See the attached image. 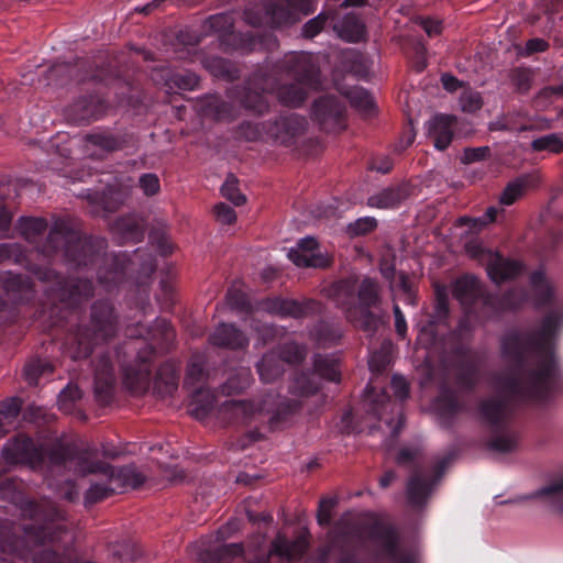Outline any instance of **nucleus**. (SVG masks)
Returning a JSON list of instances; mask_svg holds the SVG:
<instances>
[{
	"label": "nucleus",
	"instance_id": "1",
	"mask_svg": "<svg viewBox=\"0 0 563 563\" xmlns=\"http://www.w3.org/2000/svg\"><path fill=\"white\" fill-rule=\"evenodd\" d=\"M107 241L82 234L79 223L69 218H57L42 246L26 250L16 242L0 243V264H14L25 268L38 280L47 283L45 289L52 307L47 311L51 329L64 333L63 352H93L112 340L119 330V318L112 302L96 300L87 321L69 324L68 317L95 295L89 278H66L49 266L55 257H62L73 268L97 267V278L108 291L124 284L134 288L135 303L145 313L150 306V286L157 263L155 256L136 250L128 253L104 254Z\"/></svg>",
	"mask_w": 563,
	"mask_h": 563
},
{
	"label": "nucleus",
	"instance_id": "2",
	"mask_svg": "<svg viewBox=\"0 0 563 563\" xmlns=\"http://www.w3.org/2000/svg\"><path fill=\"white\" fill-rule=\"evenodd\" d=\"M292 77L294 82L280 84L274 69L256 68L243 85L233 87L230 97L246 111L263 115L269 110L267 93H276L277 100L288 108H300L312 91L322 89L320 67L308 53H291L276 66Z\"/></svg>",
	"mask_w": 563,
	"mask_h": 563
},
{
	"label": "nucleus",
	"instance_id": "3",
	"mask_svg": "<svg viewBox=\"0 0 563 563\" xmlns=\"http://www.w3.org/2000/svg\"><path fill=\"white\" fill-rule=\"evenodd\" d=\"M453 296L461 303L465 317L475 322L498 318L504 312L521 309L529 299L525 288H510L503 294L487 291L474 275H463L453 285Z\"/></svg>",
	"mask_w": 563,
	"mask_h": 563
},
{
	"label": "nucleus",
	"instance_id": "4",
	"mask_svg": "<svg viewBox=\"0 0 563 563\" xmlns=\"http://www.w3.org/2000/svg\"><path fill=\"white\" fill-rule=\"evenodd\" d=\"M514 368L504 375L499 386L504 394L540 400L551 390L555 375V364L550 354H530L531 360H523V354H515Z\"/></svg>",
	"mask_w": 563,
	"mask_h": 563
},
{
	"label": "nucleus",
	"instance_id": "5",
	"mask_svg": "<svg viewBox=\"0 0 563 563\" xmlns=\"http://www.w3.org/2000/svg\"><path fill=\"white\" fill-rule=\"evenodd\" d=\"M63 531L59 527H35L24 525L1 526L0 550L2 552H15L20 556L33 553L34 563H71L67 555H59L52 545L62 539Z\"/></svg>",
	"mask_w": 563,
	"mask_h": 563
},
{
	"label": "nucleus",
	"instance_id": "6",
	"mask_svg": "<svg viewBox=\"0 0 563 563\" xmlns=\"http://www.w3.org/2000/svg\"><path fill=\"white\" fill-rule=\"evenodd\" d=\"M562 327L563 310L553 308L538 328L521 324L509 329L501 339L500 352H554Z\"/></svg>",
	"mask_w": 563,
	"mask_h": 563
},
{
	"label": "nucleus",
	"instance_id": "7",
	"mask_svg": "<svg viewBox=\"0 0 563 563\" xmlns=\"http://www.w3.org/2000/svg\"><path fill=\"white\" fill-rule=\"evenodd\" d=\"M52 460L74 468L81 475L101 473L114 484L118 490L128 487L136 488L145 482V476L135 466L114 468L104 462L96 461L90 450L77 451L70 446H60L53 453Z\"/></svg>",
	"mask_w": 563,
	"mask_h": 563
},
{
	"label": "nucleus",
	"instance_id": "8",
	"mask_svg": "<svg viewBox=\"0 0 563 563\" xmlns=\"http://www.w3.org/2000/svg\"><path fill=\"white\" fill-rule=\"evenodd\" d=\"M233 12H222L210 15L203 23L206 33L219 35L220 45L225 53L239 52L249 54L263 46L264 36L260 32H235Z\"/></svg>",
	"mask_w": 563,
	"mask_h": 563
},
{
	"label": "nucleus",
	"instance_id": "9",
	"mask_svg": "<svg viewBox=\"0 0 563 563\" xmlns=\"http://www.w3.org/2000/svg\"><path fill=\"white\" fill-rule=\"evenodd\" d=\"M450 314L449 296L438 289L435 292L434 311L427 325H424L417 335V343L427 352H448V350L439 346L440 333L439 328L445 327ZM449 352H467L462 345L453 346Z\"/></svg>",
	"mask_w": 563,
	"mask_h": 563
},
{
	"label": "nucleus",
	"instance_id": "10",
	"mask_svg": "<svg viewBox=\"0 0 563 563\" xmlns=\"http://www.w3.org/2000/svg\"><path fill=\"white\" fill-rule=\"evenodd\" d=\"M379 302V286L375 279L365 277L360 285L356 284V309H353L356 314V328L369 333L378 329L380 320L371 309L377 307Z\"/></svg>",
	"mask_w": 563,
	"mask_h": 563
},
{
	"label": "nucleus",
	"instance_id": "11",
	"mask_svg": "<svg viewBox=\"0 0 563 563\" xmlns=\"http://www.w3.org/2000/svg\"><path fill=\"white\" fill-rule=\"evenodd\" d=\"M126 336L142 339L147 344L145 352H168L174 344L176 332L170 322L164 318H156L150 325L137 322L126 329ZM137 352H142L139 350Z\"/></svg>",
	"mask_w": 563,
	"mask_h": 563
},
{
	"label": "nucleus",
	"instance_id": "12",
	"mask_svg": "<svg viewBox=\"0 0 563 563\" xmlns=\"http://www.w3.org/2000/svg\"><path fill=\"white\" fill-rule=\"evenodd\" d=\"M312 117L327 133L342 132L346 128V106L333 95L321 96L312 104Z\"/></svg>",
	"mask_w": 563,
	"mask_h": 563
},
{
	"label": "nucleus",
	"instance_id": "13",
	"mask_svg": "<svg viewBox=\"0 0 563 563\" xmlns=\"http://www.w3.org/2000/svg\"><path fill=\"white\" fill-rule=\"evenodd\" d=\"M151 367L150 354H124L121 361L123 386L132 394H144L152 382Z\"/></svg>",
	"mask_w": 563,
	"mask_h": 563
},
{
	"label": "nucleus",
	"instance_id": "14",
	"mask_svg": "<svg viewBox=\"0 0 563 563\" xmlns=\"http://www.w3.org/2000/svg\"><path fill=\"white\" fill-rule=\"evenodd\" d=\"M308 122L297 113L279 114L273 120L262 122L265 135L285 146H291L305 133Z\"/></svg>",
	"mask_w": 563,
	"mask_h": 563
},
{
	"label": "nucleus",
	"instance_id": "15",
	"mask_svg": "<svg viewBox=\"0 0 563 563\" xmlns=\"http://www.w3.org/2000/svg\"><path fill=\"white\" fill-rule=\"evenodd\" d=\"M0 288L4 292L0 297L14 307L13 316L9 319H0V323H11L19 316V303L33 299L35 295L33 283L29 276L8 271L0 273Z\"/></svg>",
	"mask_w": 563,
	"mask_h": 563
},
{
	"label": "nucleus",
	"instance_id": "16",
	"mask_svg": "<svg viewBox=\"0 0 563 563\" xmlns=\"http://www.w3.org/2000/svg\"><path fill=\"white\" fill-rule=\"evenodd\" d=\"M263 310L271 314L282 318L291 317L301 319L309 316L319 314L322 311V305L316 299L296 300L283 297H271L262 301Z\"/></svg>",
	"mask_w": 563,
	"mask_h": 563
},
{
	"label": "nucleus",
	"instance_id": "17",
	"mask_svg": "<svg viewBox=\"0 0 563 563\" xmlns=\"http://www.w3.org/2000/svg\"><path fill=\"white\" fill-rule=\"evenodd\" d=\"M218 374L214 363L206 354H192L186 365L184 387L195 394V402H199L200 393Z\"/></svg>",
	"mask_w": 563,
	"mask_h": 563
},
{
	"label": "nucleus",
	"instance_id": "18",
	"mask_svg": "<svg viewBox=\"0 0 563 563\" xmlns=\"http://www.w3.org/2000/svg\"><path fill=\"white\" fill-rule=\"evenodd\" d=\"M47 79L58 86H64L68 81L84 82L86 80H103L100 71L93 69L87 59L79 58L74 64L58 63L53 65L47 71Z\"/></svg>",
	"mask_w": 563,
	"mask_h": 563
},
{
	"label": "nucleus",
	"instance_id": "19",
	"mask_svg": "<svg viewBox=\"0 0 563 563\" xmlns=\"http://www.w3.org/2000/svg\"><path fill=\"white\" fill-rule=\"evenodd\" d=\"M2 457L9 465L26 464L34 468L43 461V449L20 434L3 446Z\"/></svg>",
	"mask_w": 563,
	"mask_h": 563
},
{
	"label": "nucleus",
	"instance_id": "20",
	"mask_svg": "<svg viewBox=\"0 0 563 563\" xmlns=\"http://www.w3.org/2000/svg\"><path fill=\"white\" fill-rule=\"evenodd\" d=\"M107 110L104 100L98 93L80 96L65 109L67 120L74 124H88L98 120Z\"/></svg>",
	"mask_w": 563,
	"mask_h": 563
},
{
	"label": "nucleus",
	"instance_id": "21",
	"mask_svg": "<svg viewBox=\"0 0 563 563\" xmlns=\"http://www.w3.org/2000/svg\"><path fill=\"white\" fill-rule=\"evenodd\" d=\"M151 79L155 85L165 87L167 92L175 88L191 91L199 86V77L196 73L185 69L178 70L168 66L153 68Z\"/></svg>",
	"mask_w": 563,
	"mask_h": 563
},
{
	"label": "nucleus",
	"instance_id": "22",
	"mask_svg": "<svg viewBox=\"0 0 563 563\" xmlns=\"http://www.w3.org/2000/svg\"><path fill=\"white\" fill-rule=\"evenodd\" d=\"M288 258L298 267L325 268L331 264V260L320 251L313 236L300 239L297 246L289 250Z\"/></svg>",
	"mask_w": 563,
	"mask_h": 563
},
{
	"label": "nucleus",
	"instance_id": "23",
	"mask_svg": "<svg viewBox=\"0 0 563 563\" xmlns=\"http://www.w3.org/2000/svg\"><path fill=\"white\" fill-rule=\"evenodd\" d=\"M328 296L343 310L345 318L355 327L356 314V278H343L328 288Z\"/></svg>",
	"mask_w": 563,
	"mask_h": 563
},
{
	"label": "nucleus",
	"instance_id": "24",
	"mask_svg": "<svg viewBox=\"0 0 563 563\" xmlns=\"http://www.w3.org/2000/svg\"><path fill=\"white\" fill-rule=\"evenodd\" d=\"M135 56H142L144 60H152V53L145 49H130L128 52H120L113 55L108 63L107 71L112 79L124 81L126 85H131L134 75Z\"/></svg>",
	"mask_w": 563,
	"mask_h": 563
},
{
	"label": "nucleus",
	"instance_id": "25",
	"mask_svg": "<svg viewBox=\"0 0 563 563\" xmlns=\"http://www.w3.org/2000/svg\"><path fill=\"white\" fill-rule=\"evenodd\" d=\"M438 354H427L423 363L419 366L421 375L424 376L426 380L434 379L442 371L446 372L448 376H453L461 382V384L468 385L472 383L475 376L476 369L473 364L467 361H459V364L451 368L433 367Z\"/></svg>",
	"mask_w": 563,
	"mask_h": 563
},
{
	"label": "nucleus",
	"instance_id": "26",
	"mask_svg": "<svg viewBox=\"0 0 563 563\" xmlns=\"http://www.w3.org/2000/svg\"><path fill=\"white\" fill-rule=\"evenodd\" d=\"M308 547V540L305 533L288 540L285 536L278 534L272 543L268 553V563L275 559L286 560L288 562L299 560Z\"/></svg>",
	"mask_w": 563,
	"mask_h": 563
},
{
	"label": "nucleus",
	"instance_id": "27",
	"mask_svg": "<svg viewBox=\"0 0 563 563\" xmlns=\"http://www.w3.org/2000/svg\"><path fill=\"white\" fill-rule=\"evenodd\" d=\"M455 118L449 114H435L427 123V135L439 151L446 150L453 140Z\"/></svg>",
	"mask_w": 563,
	"mask_h": 563
},
{
	"label": "nucleus",
	"instance_id": "28",
	"mask_svg": "<svg viewBox=\"0 0 563 563\" xmlns=\"http://www.w3.org/2000/svg\"><path fill=\"white\" fill-rule=\"evenodd\" d=\"M523 267L520 261L506 258L500 253H495L486 269L492 282L501 285L507 280L517 278L522 273Z\"/></svg>",
	"mask_w": 563,
	"mask_h": 563
},
{
	"label": "nucleus",
	"instance_id": "29",
	"mask_svg": "<svg viewBox=\"0 0 563 563\" xmlns=\"http://www.w3.org/2000/svg\"><path fill=\"white\" fill-rule=\"evenodd\" d=\"M209 342L216 347L241 350L249 344L245 333L231 323H221L209 335Z\"/></svg>",
	"mask_w": 563,
	"mask_h": 563
},
{
	"label": "nucleus",
	"instance_id": "30",
	"mask_svg": "<svg viewBox=\"0 0 563 563\" xmlns=\"http://www.w3.org/2000/svg\"><path fill=\"white\" fill-rule=\"evenodd\" d=\"M202 115L216 121H233L238 114V109L229 101L217 95L203 97L199 103Z\"/></svg>",
	"mask_w": 563,
	"mask_h": 563
},
{
	"label": "nucleus",
	"instance_id": "31",
	"mask_svg": "<svg viewBox=\"0 0 563 563\" xmlns=\"http://www.w3.org/2000/svg\"><path fill=\"white\" fill-rule=\"evenodd\" d=\"M114 375L113 366L107 354H100L95 369V394L100 401H107L111 396Z\"/></svg>",
	"mask_w": 563,
	"mask_h": 563
},
{
	"label": "nucleus",
	"instance_id": "32",
	"mask_svg": "<svg viewBox=\"0 0 563 563\" xmlns=\"http://www.w3.org/2000/svg\"><path fill=\"white\" fill-rule=\"evenodd\" d=\"M178 371L173 362L168 361L157 367L153 388L158 396H172L178 389Z\"/></svg>",
	"mask_w": 563,
	"mask_h": 563
},
{
	"label": "nucleus",
	"instance_id": "33",
	"mask_svg": "<svg viewBox=\"0 0 563 563\" xmlns=\"http://www.w3.org/2000/svg\"><path fill=\"white\" fill-rule=\"evenodd\" d=\"M48 228V223L44 218L36 217H21L19 218L15 229L19 231L20 235L31 244H35L33 250H36L37 246H42L43 243H40L43 234L46 232Z\"/></svg>",
	"mask_w": 563,
	"mask_h": 563
},
{
	"label": "nucleus",
	"instance_id": "34",
	"mask_svg": "<svg viewBox=\"0 0 563 563\" xmlns=\"http://www.w3.org/2000/svg\"><path fill=\"white\" fill-rule=\"evenodd\" d=\"M534 305L538 309L548 308L553 303V289L547 280L545 273L537 269L530 275Z\"/></svg>",
	"mask_w": 563,
	"mask_h": 563
},
{
	"label": "nucleus",
	"instance_id": "35",
	"mask_svg": "<svg viewBox=\"0 0 563 563\" xmlns=\"http://www.w3.org/2000/svg\"><path fill=\"white\" fill-rule=\"evenodd\" d=\"M342 328L339 323L319 321L311 330V336L319 347L329 349L336 345L342 338Z\"/></svg>",
	"mask_w": 563,
	"mask_h": 563
},
{
	"label": "nucleus",
	"instance_id": "36",
	"mask_svg": "<svg viewBox=\"0 0 563 563\" xmlns=\"http://www.w3.org/2000/svg\"><path fill=\"white\" fill-rule=\"evenodd\" d=\"M533 496L544 499L554 511L563 516V475L551 479L538 489Z\"/></svg>",
	"mask_w": 563,
	"mask_h": 563
},
{
	"label": "nucleus",
	"instance_id": "37",
	"mask_svg": "<svg viewBox=\"0 0 563 563\" xmlns=\"http://www.w3.org/2000/svg\"><path fill=\"white\" fill-rule=\"evenodd\" d=\"M408 196V190L405 186L387 187L377 195L368 198V206L375 208H396Z\"/></svg>",
	"mask_w": 563,
	"mask_h": 563
},
{
	"label": "nucleus",
	"instance_id": "38",
	"mask_svg": "<svg viewBox=\"0 0 563 563\" xmlns=\"http://www.w3.org/2000/svg\"><path fill=\"white\" fill-rule=\"evenodd\" d=\"M0 496L18 505L23 516L33 517L38 515V507L16 490L15 483L12 479L0 483Z\"/></svg>",
	"mask_w": 563,
	"mask_h": 563
},
{
	"label": "nucleus",
	"instance_id": "39",
	"mask_svg": "<svg viewBox=\"0 0 563 563\" xmlns=\"http://www.w3.org/2000/svg\"><path fill=\"white\" fill-rule=\"evenodd\" d=\"M481 412L487 423L498 426L509 413L508 402L501 397L489 398L482 402Z\"/></svg>",
	"mask_w": 563,
	"mask_h": 563
},
{
	"label": "nucleus",
	"instance_id": "40",
	"mask_svg": "<svg viewBox=\"0 0 563 563\" xmlns=\"http://www.w3.org/2000/svg\"><path fill=\"white\" fill-rule=\"evenodd\" d=\"M86 198L91 205L100 207L104 213L115 212L123 203L119 191L107 189L103 191L87 190Z\"/></svg>",
	"mask_w": 563,
	"mask_h": 563
},
{
	"label": "nucleus",
	"instance_id": "41",
	"mask_svg": "<svg viewBox=\"0 0 563 563\" xmlns=\"http://www.w3.org/2000/svg\"><path fill=\"white\" fill-rule=\"evenodd\" d=\"M22 407L21 399L14 397L0 402V438L13 430Z\"/></svg>",
	"mask_w": 563,
	"mask_h": 563
},
{
	"label": "nucleus",
	"instance_id": "42",
	"mask_svg": "<svg viewBox=\"0 0 563 563\" xmlns=\"http://www.w3.org/2000/svg\"><path fill=\"white\" fill-rule=\"evenodd\" d=\"M114 230L126 242L137 243L144 238V227L132 216H123L115 220Z\"/></svg>",
	"mask_w": 563,
	"mask_h": 563
},
{
	"label": "nucleus",
	"instance_id": "43",
	"mask_svg": "<svg viewBox=\"0 0 563 563\" xmlns=\"http://www.w3.org/2000/svg\"><path fill=\"white\" fill-rule=\"evenodd\" d=\"M86 139L88 143L108 153L122 150L126 144L124 136L110 132L91 133Z\"/></svg>",
	"mask_w": 563,
	"mask_h": 563
},
{
	"label": "nucleus",
	"instance_id": "44",
	"mask_svg": "<svg viewBox=\"0 0 563 563\" xmlns=\"http://www.w3.org/2000/svg\"><path fill=\"white\" fill-rule=\"evenodd\" d=\"M340 36L351 43L361 42L366 34L364 23L354 14H346L341 22Z\"/></svg>",
	"mask_w": 563,
	"mask_h": 563
},
{
	"label": "nucleus",
	"instance_id": "45",
	"mask_svg": "<svg viewBox=\"0 0 563 563\" xmlns=\"http://www.w3.org/2000/svg\"><path fill=\"white\" fill-rule=\"evenodd\" d=\"M257 369L263 382H274L283 373L282 360L277 354H264L257 364Z\"/></svg>",
	"mask_w": 563,
	"mask_h": 563
},
{
	"label": "nucleus",
	"instance_id": "46",
	"mask_svg": "<svg viewBox=\"0 0 563 563\" xmlns=\"http://www.w3.org/2000/svg\"><path fill=\"white\" fill-rule=\"evenodd\" d=\"M346 97L353 108L362 112L364 115H372L375 111V106L372 96L367 90L361 87L350 89Z\"/></svg>",
	"mask_w": 563,
	"mask_h": 563
},
{
	"label": "nucleus",
	"instance_id": "47",
	"mask_svg": "<svg viewBox=\"0 0 563 563\" xmlns=\"http://www.w3.org/2000/svg\"><path fill=\"white\" fill-rule=\"evenodd\" d=\"M265 13L271 18L272 22L278 25L288 24L296 20L297 15L282 0H274L265 7Z\"/></svg>",
	"mask_w": 563,
	"mask_h": 563
},
{
	"label": "nucleus",
	"instance_id": "48",
	"mask_svg": "<svg viewBox=\"0 0 563 563\" xmlns=\"http://www.w3.org/2000/svg\"><path fill=\"white\" fill-rule=\"evenodd\" d=\"M530 147L533 152H548L550 154L563 153V137L558 133H550L534 139Z\"/></svg>",
	"mask_w": 563,
	"mask_h": 563
},
{
	"label": "nucleus",
	"instance_id": "49",
	"mask_svg": "<svg viewBox=\"0 0 563 563\" xmlns=\"http://www.w3.org/2000/svg\"><path fill=\"white\" fill-rule=\"evenodd\" d=\"M518 435L509 430L496 433L488 442V448L499 453H508L516 450Z\"/></svg>",
	"mask_w": 563,
	"mask_h": 563
},
{
	"label": "nucleus",
	"instance_id": "50",
	"mask_svg": "<svg viewBox=\"0 0 563 563\" xmlns=\"http://www.w3.org/2000/svg\"><path fill=\"white\" fill-rule=\"evenodd\" d=\"M251 384V372L249 368H240L231 375L222 386V394L231 395L243 391Z\"/></svg>",
	"mask_w": 563,
	"mask_h": 563
},
{
	"label": "nucleus",
	"instance_id": "51",
	"mask_svg": "<svg viewBox=\"0 0 563 563\" xmlns=\"http://www.w3.org/2000/svg\"><path fill=\"white\" fill-rule=\"evenodd\" d=\"M429 483L420 477L418 473H415L407 486V493L409 501L413 505H421L429 493Z\"/></svg>",
	"mask_w": 563,
	"mask_h": 563
},
{
	"label": "nucleus",
	"instance_id": "52",
	"mask_svg": "<svg viewBox=\"0 0 563 563\" xmlns=\"http://www.w3.org/2000/svg\"><path fill=\"white\" fill-rule=\"evenodd\" d=\"M245 405L242 400H228L219 408L220 417L228 422L244 423Z\"/></svg>",
	"mask_w": 563,
	"mask_h": 563
},
{
	"label": "nucleus",
	"instance_id": "53",
	"mask_svg": "<svg viewBox=\"0 0 563 563\" xmlns=\"http://www.w3.org/2000/svg\"><path fill=\"white\" fill-rule=\"evenodd\" d=\"M314 369L323 378L330 382L340 380V371L334 360H329L327 354H317L314 360Z\"/></svg>",
	"mask_w": 563,
	"mask_h": 563
},
{
	"label": "nucleus",
	"instance_id": "54",
	"mask_svg": "<svg viewBox=\"0 0 563 563\" xmlns=\"http://www.w3.org/2000/svg\"><path fill=\"white\" fill-rule=\"evenodd\" d=\"M511 85L519 93H527L533 81V70L528 67H516L509 75Z\"/></svg>",
	"mask_w": 563,
	"mask_h": 563
},
{
	"label": "nucleus",
	"instance_id": "55",
	"mask_svg": "<svg viewBox=\"0 0 563 563\" xmlns=\"http://www.w3.org/2000/svg\"><path fill=\"white\" fill-rule=\"evenodd\" d=\"M300 409V404L297 400L282 401L276 412L269 419L272 429L278 428L286 423L289 418Z\"/></svg>",
	"mask_w": 563,
	"mask_h": 563
},
{
	"label": "nucleus",
	"instance_id": "56",
	"mask_svg": "<svg viewBox=\"0 0 563 563\" xmlns=\"http://www.w3.org/2000/svg\"><path fill=\"white\" fill-rule=\"evenodd\" d=\"M118 492L113 483L108 479L107 484H92L85 494V504L93 505Z\"/></svg>",
	"mask_w": 563,
	"mask_h": 563
},
{
	"label": "nucleus",
	"instance_id": "57",
	"mask_svg": "<svg viewBox=\"0 0 563 563\" xmlns=\"http://www.w3.org/2000/svg\"><path fill=\"white\" fill-rule=\"evenodd\" d=\"M238 185L239 181L236 177L230 174L221 187L222 196L236 207L244 205L246 201L245 196L241 194Z\"/></svg>",
	"mask_w": 563,
	"mask_h": 563
},
{
	"label": "nucleus",
	"instance_id": "58",
	"mask_svg": "<svg viewBox=\"0 0 563 563\" xmlns=\"http://www.w3.org/2000/svg\"><path fill=\"white\" fill-rule=\"evenodd\" d=\"M53 366L40 358H34L25 365L24 377L31 385H35L41 375L51 373Z\"/></svg>",
	"mask_w": 563,
	"mask_h": 563
},
{
	"label": "nucleus",
	"instance_id": "59",
	"mask_svg": "<svg viewBox=\"0 0 563 563\" xmlns=\"http://www.w3.org/2000/svg\"><path fill=\"white\" fill-rule=\"evenodd\" d=\"M265 134L262 129V123L255 124L250 121H243L239 124L235 131V136L239 140H244L247 142H255Z\"/></svg>",
	"mask_w": 563,
	"mask_h": 563
},
{
	"label": "nucleus",
	"instance_id": "60",
	"mask_svg": "<svg viewBox=\"0 0 563 563\" xmlns=\"http://www.w3.org/2000/svg\"><path fill=\"white\" fill-rule=\"evenodd\" d=\"M112 554L122 562H134L141 556L142 552L136 544L122 542L113 547Z\"/></svg>",
	"mask_w": 563,
	"mask_h": 563
},
{
	"label": "nucleus",
	"instance_id": "61",
	"mask_svg": "<svg viewBox=\"0 0 563 563\" xmlns=\"http://www.w3.org/2000/svg\"><path fill=\"white\" fill-rule=\"evenodd\" d=\"M460 106L463 112L475 113L483 107V99L478 91L465 90L460 97Z\"/></svg>",
	"mask_w": 563,
	"mask_h": 563
},
{
	"label": "nucleus",
	"instance_id": "62",
	"mask_svg": "<svg viewBox=\"0 0 563 563\" xmlns=\"http://www.w3.org/2000/svg\"><path fill=\"white\" fill-rule=\"evenodd\" d=\"M228 305L238 311L247 312L251 310V303L245 292L240 289L230 288L227 292Z\"/></svg>",
	"mask_w": 563,
	"mask_h": 563
},
{
	"label": "nucleus",
	"instance_id": "63",
	"mask_svg": "<svg viewBox=\"0 0 563 563\" xmlns=\"http://www.w3.org/2000/svg\"><path fill=\"white\" fill-rule=\"evenodd\" d=\"M526 184L517 179L506 186L500 196V203L505 206L512 205L518 198H520L525 191Z\"/></svg>",
	"mask_w": 563,
	"mask_h": 563
},
{
	"label": "nucleus",
	"instance_id": "64",
	"mask_svg": "<svg viewBox=\"0 0 563 563\" xmlns=\"http://www.w3.org/2000/svg\"><path fill=\"white\" fill-rule=\"evenodd\" d=\"M139 187L146 197H153L161 191V181L156 174L145 173L139 178Z\"/></svg>",
	"mask_w": 563,
	"mask_h": 563
}]
</instances>
